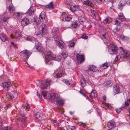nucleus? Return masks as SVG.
<instances>
[{"mask_svg":"<svg viewBox=\"0 0 130 130\" xmlns=\"http://www.w3.org/2000/svg\"><path fill=\"white\" fill-rule=\"evenodd\" d=\"M128 101L129 102V103H130V99H129L128 100V101Z\"/></svg>","mask_w":130,"mask_h":130,"instance_id":"obj_64","label":"nucleus"},{"mask_svg":"<svg viewBox=\"0 0 130 130\" xmlns=\"http://www.w3.org/2000/svg\"><path fill=\"white\" fill-rule=\"evenodd\" d=\"M25 39L27 40L32 41V37L30 36H28L26 37L25 38Z\"/></svg>","mask_w":130,"mask_h":130,"instance_id":"obj_38","label":"nucleus"},{"mask_svg":"<svg viewBox=\"0 0 130 130\" xmlns=\"http://www.w3.org/2000/svg\"><path fill=\"white\" fill-rule=\"evenodd\" d=\"M31 54V53L29 52L27 50L23 51L20 53L21 58L25 61L28 59Z\"/></svg>","mask_w":130,"mask_h":130,"instance_id":"obj_6","label":"nucleus"},{"mask_svg":"<svg viewBox=\"0 0 130 130\" xmlns=\"http://www.w3.org/2000/svg\"><path fill=\"white\" fill-rule=\"evenodd\" d=\"M125 104L127 107H129V104L127 102L125 101Z\"/></svg>","mask_w":130,"mask_h":130,"instance_id":"obj_50","label":"nucleus"},{"mask_svg":"<svg viewBox=\"0 0 130 130\" xmlns=\"http://www.w3.org/2000/svg\"><path fill=\"white\" fill-rule=\"evenodd\" d=\"M64 83H66L67 85H70V83L69 81L66 79H64L63 80Z\"/></svg>","mask_w":130,"mask_h":130,"instance_id":"obj_44","label":"nucleus"},{"mask_svg":"<svg viewBox=\"0 0 130 130\" xmlns=\"http://www.w3.org/2000/svg\"><path fill=\"white\" fill-rule=\"evenodd\" d=\"M106 34H102V36L104 38H105V36Z\"/></svg>","mask_w":130,"mask_h":130,"instance_id":"obj_55","label":"nucleus"},{"mask_svg":"<svg viewBox=\"0 0 130 130\" xmlns=\"http://www.w3.org/2000/svg\"><path fill=\"white\" fill-rule=\"evenodd\" d=\"M54 7L53 4L52 2H51L47 6V7L50 9L53 8Z\"/></svg>","mask_w":130,"mask_h":130,"instance_id":"obj_33","label":"nucleus"},{"mask_svg":"<svg viewBox=\"0 0 130 130\" xmlns=\"http://www.w3.org/2000/svg\"><path fill=\"white\" fill-rule=\"evenodd\" d=\"M86 80H85L84 78H83L80 81L81 85L82 87H84L86 85Z\"/></svg>","mask_w":130,"mask_h":130,"instance_id":"obj_29","label":"nucleus"},{"mask_svg":"<svg viewBox=\"0 0 130 130\" xmlns=\"http://www.w3.org/2000/svg\"><path fill=\"white\" fill-rule=\"evenodd\" d=\"M45 13L43 11L41 13L40 15L38 14V16H36L34 17V23L35 25V28L36 29H38V26L40 24V22H42L45 19Z\"/></svg>","mask_w":130,"mask_h":130,"instance_id":"obj_3","label":"nucleus"},{"mask_svg":"<svg viewBox=\"0 0 130 130\" xmlns=\"http://www.w3.org/2000/svg\"><path fill=\"white\" fill-rule=\"evenodd\" d=\"M103 22L105 23H109L110 22V21H109L108 18H106L105 20H104Z\"/></svg>","mask_w":130,"mask_h":130,"instance_id":"obj_45","label":"nucleus"},{"mask_svg":"<svg viewBox=\"0 0 130 130\" xmlns=\"http://www.w3.org/2000/svg\"><path fill=\"white\" fill-rule=\"evenodd\" d=\"M83 3L85 5L91 6L92 5V3L91 2L89 1V0H87L86 1H84L83 2Z\"/></svg>","mask_w":130,"mask_h":130,"instance_id":"obj_31","label":"nucleus"},{"mask_svg":"<svg viewBox=\"0 0 130 130\" xmlns=\"http://www.w3.org/2000/svg\"><path fill=\"white\" fill-rule=\"evenodd\" d=\"M34 52L41 51L43 50V48L40 45H35L33 48Z\"/></svg>","mask_w":130,"mask_h":130,"instance_id":"obj_18","label":"nucleus"},{"mask_svg":"<svg viewBox=\"0 0 130 130\" xmlns=\"http://www.w3.org/2000/svg\"><path fill=\"white\" fill-rule=\"evenodd\" d=\"M0 38L2 41L5 42L6 43H7L9 41L5 34H2L0 36Z\"/></svg>","mask_w":130,"mask_h":130,"instance_id":"obj_21","label":"nucleus"},{"mask_svg":"<svg viewBox=\"0 0 130 130\" xmlns=\"http://www.w3.org/2000/svg\"><path fill=\"white\" fill-rule=\"evenodd\" d=\"M13 16L16 17L18 19L22 17V14L20 12H15L13 13Z\"/></svg>","mask_w":130,"mask_h":130,"instance_id":"obj_23","label":"nucleus"},{"mask_svg":"<svg viewBox=\"0 0 130 130\" xmlns=\"http://www.w3.org/2000/svg\"><path fill=\"white\" fill-rule=\"evenodd\" d=\"M114 90L115 94H117L120 92L119 87L118 86H116L114 87Z\"/></svg>","mask_w":130,"mask_h":130,"instance_id":"obj_28","label":"nucleus"},{"mask_svg":"<svg viewBox=\"0 0 130 130\" xmlns=\"http://www.w3.org/2000/svg\"><path fill=\"white\" fill-rule=\"evenodd\" d=\"M67 55L64 52H62L60 56L61 58L62 57L63 58H65L67 57Z\"/></svg>","mask_w":130,"mask_h":130,"instance_id":"obj_41","label":"nucleus"},{"mask_svg":"<svg viewBox=\"0 0 130 130\" xmlns=\"http://www.w3.org/2000/svg\"><path fill=\"white\" fill-rule=\"evenodd\" d=\"M102 0H97V1L99 2H102Z\"/></svg>","mask_w":130,"mask_h":130,"instance_id":"obj_58","label":"nucleus"},{"mask_svg":"<svg viewBox=\"0 0 130 130\" xmlns=\"http://www.w3.org/2000/svg\"><path fill=\"white\" fill-rule=\"evenodd\" d=\"M34 17V18H33V25H34V27L35 28V30H36V29L35 28V24H34V17Z\"/></svg>","mask_w":130,"mask_h":130,"instance_id":"obj_56","label":"nucleus"},{"mask_svg":"<svg viewBox=\"0 0 130 130\" xmlns=\"http://www.w3.org/2000/svg\"><path fill=\"white\" fill-rule=\"evenodd\" d=\"M72 18V16H67V17L65 18V21H70Z\"/></svg>","mask_w":130,"mask_h":130,"instance_id":"obj_37","label":"nucleus"},{"mask_svg":"<svg viewBox=\"0 0 130 130\" xmlns=\"http://www.w3.org/2000/svg\"><path fill=\"white\" fill-rule=\"evenodd\" d=\"M110 83V81H108L107 82V83L109 84V83Z\"/></svg>","mask_w":130,"mask_h":130,"instance_id":"obj_62","label":"nucleus"},{"mask_svg":"<svg viewBox=\"0 0 130 130\" xmlns=\"http://www.w3.org/2000/svg\"><path fill=\"white\" fill-rule=\"evenodd\" d=\"M63 73H62V72H61L60 73H57L56 74V76L57 78H59L61 77L63 75Z\"/></svg>","mask_w":130,"mask_h":130,"instance_id":"obj_39","label":"nucleus"},{"mask_svg":"<svg viewBox=\"0 0 130 130\" xmlns=\"http://www.w3.org/2000/svg\"><path fill=\"white\" fill-rule=\"evenodd\" d=\"M108 48L110 51H112V53L113 54H116L118 52V48L117 45L114 43L111 44L108 46Z\"/></svg>","mask_w":130,"mask_h":130,"instance_id":"obj_8","label":"nucleus"},{"mask_svg":"<svg viewBox=\"0 0 130 130\" xmlns=\"http://www.w3.org/2000/svg\"><path fill=\"white\" fill-rule=\"evenodd\" d=\"M1 130H11L9 126H5L1 128Z\"/></svg>","mask_w":130,"mask_h":130,"instance_id":"obj_35","label":"nucleus"},{"mask_svg":"<svg viewBox=\"0 0 130 130\" xmlns=\"http://www.w3.org/2000/svg\"><path fill=\"white\" fill-rule=\"evenodd\" d=\"M47 93L46 91H42L41 92V94L45 99L51 100L52 101V102H55L58 106L61 107L63 105L64 101L60 99L59 94L54 93L47 94Z\"/></svg>","mask_w":130,"mask_h":130,"instance_id":"obj_1","label":"nucleus"},{"mask_svg":"<svg viewBox=\"0 0 130 130\" xmlns=\"http://www.w3.org/2000/svg\"><path fill=\"white\" fill-rule=\"evenodd\" d=\"M106 97L104 95L103 97V99L104 101H105L106 100Z\"/></svg>","mask_w":130,"mask_h":130,"instance_id":"obj_52","label":"nucleus"},{"mask_svg":"<svg viewBox=\"0 0 130 130\" xmlns=\"http://www.w3.org/2000/svg\"><path fill=\"white\" fill-rule=\"evenodd\" d=\"M96 67H93V66H89L88 69L86 70L85 72L88 74H91L93 72L96 71Z\"/></svg>","mask_w":130,"mask_h":130,"instance_id":"obj_11","label":"nucleus"},{"mask_svg":"<svg viewBox=\"0 0 130 130\" xmlns=\"http://www.w3.org/2000/svg\"><path fill=\"white\" fill-rule=\"evenodd\" d=\"M105 105L107 107H108L109 108H110V106L109 105V104H108L107 103H105Z\"/></svg>","mask_w":130,"mask_h":130,"instance_id":"obj_51","label":"nucleus"},{"mask_svg":"<svg viewBox=\"0 0 130 130\" xmlns=\"http://www.w3.org/2000/svg\"><path fill=\"white\" fill-rule=\"evenodd\" d=\"M40 34L42 35H44L47 32V26L44 24H42L40 28Z\"/></svg>","mask_w":130,"mask_h":130,"instance_id":"obj_13","label":"nucleus"},{"mask_svg":"<svg viewBox=\"0 0 130 130\" xmlns=\"http://www.w3.org/2000/svg\"><path fill=\"white\" fill-rule=\"evenodd\" d=\"M34 117L35 118L37 119L39 121H41L44 119V117L43 114L41 113H40L39 112H34Z\"/></svg>","mask_w":130,"mask_h":130,"instance_id":"obj_12","label":"nucleus"},{"mask_svg":"<svg viewBox=\"0 0 130 130\" xmlns=\"http://www.w3.org/2000/svg\"><path fill=\"white\" fill-rule=\"evenodd\" d=\"M79 92L81 94L83 95L84 96H86V95L85 94L83 93L81 91H80Z\"/></svg>","mask_w":130,"mask_h":130,"instance_id":"obj_53","label":"nucleus"},{"mask_svg":"<svg viewBox=\"0 0 130 130\" xmlns=\"http://www.w3.org/2000/svg\"><path fill=\"white\" fill-rule=\"evenodd\" d=\"M27 66L28 67H29L30 68H32V67L31 66H30V65L29 64Z\"/></svg>","mask_w":130,"mask_h":130,"instance_id":"obj_59","label":"nucleus"},{"mask_svg":"<svg viewBox=\"0 0 130 130\" xmlns=\"http://www.w3.org/2000/svg\"><path fill=\"white\" fill-rule=\"evenodd\" d=\"M107 125L108 127L110 129L113 128L116 126L115 123L113 120H111L110 122H108Z\"/></svg>","mask_w":130,"mask_h":130,"instance_id":"obj_17","label":"nucleus"},{"mask_svg":"<svg viewBox=\"0 0 130 130\" xmlns=\"http://www.w3.org/2000/svg\"><path fill=\"white\" fill-rule=\"evenodd\" d=\"M121 58V56L119 55L117 56L114 60V61H116L119 60Z\"/></svg>","mask_w":130,"mask_h":130,"instance_id":"obj_43","label":"nucleus"},{"mask_svg":"<svg viewBox=\"0 0 130 130\" xmlns=\"http://www.w3.org/2000/svg\"><path fill=\"white\" fill-rule=\"evenodd\" d=\"M45 55H46V56H45V59L46 60H47V61H46V63L47 64H53V63L52 62V61H51V60L50 59H49L48 58V57L46 55V54H45Z\"/></svg>","mask_w":130,"mask_h":130,"instance_id":"obj_25","label":"nucleus"},{"mask_svg":"<svg viewBox=\"0 0 130 130\" xmlns=\"http://www.w3.org/2000/svg\"><path fill=\"white\" fill-rule=\"evenodd\" d=\"M16 94H17L15 96H13V94H12L11 93H8L6 94V96L7 97L9 98H10L11 99H12L13 98H17V93H16Z\"/></svg>","mask_w":130,"mask_h":130,"instance_id":"obj_26","label":"nucleus"},{"mask_svg":"<svg viewBox=\"0 0 130 130\" xmlns=\"http://www.w3.org/2000/svg\"><path fill=\"white\" fill-rule=\"evenodd\" d=\"M126 4V2L125 0H121L119 4V9L122 10V7L125 6Z\"/></svg>","mask_w":130,"mask_h":130,"instance_id":"obj_20","label":"nucleus"},{"mask_svg":"<svg viewBox=\"0 0 130 130\" xmlns=\"http://www.w3.org/2000/svg\"><path fill=\"white\" fill-rule=\"evenodd\" d=\"M67 130H75L74 126L67 125L66 126Z\"/></svg>","mask_w":130,"mask_h":130,"instance_id":"obj_34","label":"nucleus"},{"mask_svg":"<svg viewBox=\"0 0 130 130\" xmlns=\"http://www.w3.org/2000/svg\"><path fill=\"white\" fill-rule=\"evenodd\" d=\"M84 57L83 56L77 55V61L78 63H81L84 61Z\"/></svg>","mask_w":130,"mask_h":130,"instance_id":"obj_15","label":"nucleus"},{"mask_svg":"<svg viewBox=\"0 0 130 130\" xmlns=\"http://www.w3.org/2000/svg\"><path fill=\"white\" fill-rule=\"evenodd\" d=\"M46 55L48 57V58L51 60H55L57 61H60L61 57L60 56H56L54 54H52L50 51H46Z\"/></svg>","mask_w":130,"mask_h":130,"instance_id":"obj_5","label":"nucleus"},{"mask_svg":"<svg viewBox=\"0 0 130 130\" xmlns=\"http://www.w3.org/2000/svg\"><path fill=\"white\" fill-rule=\"evenodd\" d=\"M51 83V80L48 79H46L45 84H43V81H42L40 83L41 86H42L43 87H41V89H46L47 87H48V86Z\"/></svg>","mask_w":130,"mask_h":130,"instance_id":"obj_9","label":"nucleus"},{"mask_svg":"<svg viewBox=\"0 0 130 130\" xmlns=\"http://www.w3.org/2000/svg\"><path fill=\"white\" fill-rule=\"evenodd\" d=\"M81 38L86 39L88 38V37L86 36V34L84 33L82 34V36L81 37Z\"/></svg>","mask_w":130,"mask_h":130,"instance_id":"obj_40","label":"nucleus"},{"mask_svg":"<svg viewBox=\"0 0 130 130\" xmlns=\"http://www.w3.org/2000/svg\"><path fill=\"white\" fill-rule=\"evenodd\" d=\"M53 34L56 44L62 49H64L65 46L64 42L60 40L61 35L59 31L55 29L53 32Z\"/></svg>","mask_w":130,"mask_h":130,"instance_id":"obj_2","label":"nucleus"},{"mask_svg":"<svg viewBox=\"0 0 130 130\" xmlns=\"http://www.w3.org/2000/svg\"><path fill=\"white\" fill-rule=\"evenodd\" d=\"M87 99H88V100H90V99H89V97L88 96H87Z\"/></svg>","mask_w":130,"mask_h":130,"instance_id":"obj_63","label":"nucleus"},{"mask_svg":"<svg viewBox=\"0 0 130 130\" xmlns=\"http://www.w3.org/2000/svg\"><path fill=\"white\" fill-rule=\"evenodd\" d=\"M75 44V43L74 42H71L69 44V46L70 47H72L74 46Z\"/></svg>","mask_w":130,"mask_h":130,"instance_id":"obj_47","label":"nucleus"},{"mask_svg":"<svg viewBox=\"0 0 130 130\" xmlns=\"http://www.w3.org/2000/svg\"><path fill=\"white\" fill-rule=\"evenodd\" d=\"M29 23V20L27 18H24L22 19L21 22V25L25 26Z\"/></svg>","mask_w":130,"mask_h":130,"instance_id":"obj_16","label":"nucleus"},{"mask_svg":"<svg viewBox=\"0 0 130 130\" xmlns=\"http://www.w3.org/2000/svg\"><path fill=\"white\" fill-rule=\"evenodd\" d=\"M8 9H9L10 13L12 15H13V13H14L15 12V9L12 3H11L9 5Z\"/></svg>","mask_w":130,"mask_h":130,"instance_id":"obj_19","label":"nucleus"},{"mask_svg":"<svg viewBox=\"0 0 130 130\" xmlns=\"http://www.w3.org/2000/svg\"><path fill=\"white\" fill-rule=\"evenodd\" d=\"M78 8V7L76 5L72 6L70 7V9L72 11H74L77 9Z\"/></svg>","mask_w":130,"mask_h":130,"instance_id":"obj_32","label":"nucleus"},{"mask_svg":"<svg viewBox=\"0 0 130 130\" xmlns=\"http://www.w3.org/2000/svg\"><path fill=\"white\" fill-rule=\"evenodd\" d=\"M32 7L31 6L29 9L26 12V14L27 15H28L29 16H31L32 13Z\"/></svg>","mask_w":130,"mask_h":130,"instance_id":"obj_27","label":"nucleus"},{"mask_svg":"<svg viewBox=\"0 0 130 130\" xmlns=\"http://www.w3.org/2000/svg\"><path fill=\"white\" fill-rule=\"evenodd\" d=\"M114 24L118 25L120 24L122 22L125 20V18L122 13H120L118 15V17L115 19Z\"/></svg>","mask_w":130,"mask_h":130,"instance_id":"obj_7","label":"nucleus"},{"mask_svg":"<svg viewBox=\"0 0 130 130\" xmlns=\"http://www.w3.org/2000/svg\"><path fill=\"white\" fill-rule=\"evenodd\" d=\"M102 66L103 67H106L104 69L107 68L108 67V64L106 62L105 63L103 64H102Z\"/></svg>","mask_w":130,"mask_h":130,"instance_id":"obj_46","label":"nucleus"},{"mask_svg":"<svg viewBox=\"0 0 130 130\" xmlns=\"http://www.w3.org/2000/svg\"><path fill=\"white\" fill-rule=\"evenodd\" d=\"M94 13V15L93 16V17L95 18L96 20H99L100 19L99 15V14L97 13L94 10H93Z\"/></svg>","mask_w":130,"mask_h":130,"instance_id":"obj_24","label":"nucleus"},{"mask_svg":"<svg viewBox=\"0 0 130 130\" xmlns=\"http://www.w3.org/2000/svg\"><path fill=\"white\" fill-rule=\"evenodd\" d=\"M21 32L18 30H16L14 32V36L12 37V38H18L21 37Z\"/></svg>","mask_w":130,"mask_h":130,"instance_id":"obj_22","label":"nucleus"},{"mask_svg":"<svg viewBox=\"0 0 130 130\" xmlns=\"http://www.w3.org/2000/svg\"><path fill=\"white\" fill-rule=\"evenodd\" d=\"M91 12H92V15L93 16V15H94V12H93V10L92 11H91Z\"/></svg>","mask_w":130,"mask_h":130,"instance_id":"obj_60","label":"nucleus"},{"mask_svg":"<svg viewBox=\"0 0 130 130\" xmlns=\"http://www.w3.org/2000/svg\"><path fill=\"white\" fill-rule=\"evenodd\" d=\"M22 107H23V108L24 107H26V109H28L29 108V105L27 104H25L22 105Z\"/></svg>","mask_w":130,"mask_h":130,"instance_id":"obj_42","label":"nucleus"},{"mask_svg":"<svg viewBox=\"0 0 130 130\" xmlns=\"http://www.w3.org/2000/svg\"><path fill=\"white\" fill-rule=\"evenodd\" d=\"M116 110L117 112L118 113H119L121 111V109H116Z\"/></svg>","mask_w":130,"mask_h":130,"instance_id":"obj_49","label":"nucleus"},{"mask_svg":"<svg viewBox=\"0 0 130 130\" xmlns=\"http://www.w3.org/2000/svg\"><path fill=\"white\" fill-rule=\"evenodd\" d=\"M37 95L38 97V98L40 99H41L42 98V95L38 93V92H37Z\"/></svg>","mask_w":130,"mask_h":130,"instance_id":"obj_48","label":"nucleus"},{"mask_svg":"<svg viewBox=\"0 0 130 130\" xmlns=\"http://www.w3.org/2000/svg\"><path fill=\"white\" fill-rule=\"evenodd\" d=\"M11 45H14V43L13 42H11Z\"/></svg>","mask_w":130,"mask_h":130,"instance_id":"obj_61","label":"nucleus"},{"mask_svg":"<svg viewBox=\"0 0 130 130\" xmlns=\"http://www.w3.org/2000/svg\"><path fill=\"white\" fill-rule=\"evenodd\" d=\"M1 86L5 90H8L10 88V83L9 82H4L2 84Z\"/></svg>","mask_w":130,"mask_h":130,"instance_id":"obj_14","label":"nucleus"},{"mask_svg":"<svg viewBox=\"0 0 130 130\" xmlns=\"http://www.w3.org/2000/svg\"><path fill=\"white\" fill-rule=\"evenodd\" d=\"M90 94V95H89V96H90L91 95L92 97L94 98L97 97V94L96 93V92L95 90H92Z\"/></svg>","mask_w":130,"mask_h":130,"instance_id":"obj_30","label":"nucleus"},{"mask_svg":"<svg viewBox=\"0 0 130 130\" xmlns=\"http://www.w3.org/2000/svg\"><path fill=\"white\" fill-rule=\"evenodd\" d=\"M120 49L121 50V53L123 55V57L128 60H130V55H129L127 52H125L122 47H120Z\"/></svg>","mask_w":130,"mask_h":130,"instance_id":"obj_10","label":"nucleus"},{"mask_svg":"<svg viewBox=\"0 0 130 130\" xmlns=\"http://www.w3.org/2000/svg\"><path fill=\"white\" fill-rule=\"evenodd\" d=\"M9 17H8L5 14V15L2 16V17L0 15V26L1 28L2 29L4 28L6 26V24L7 23L6 21Z\"/></svg>","mask_w":130,"mask_h":130,"instance_id":"obj_4","label":"nucleus"},{"mask_svg":"<svg viewBox=\"0 0 130 130\" xmlns=\"http://www.w3.org/2000/svg\"><path fill=\"white\" fill-rule=\"evenodd\" d=\"M78 26V24L76 22H74L72 24V26L73 27L75 28H76Z\"/></svg>","mask_w":130,"mask_h":130,"instance_id":"obj_36","label":"nucleus"},{"mask_svg":"<svg viewBox=\"0 0 130 130\" xmlns=\"http://www.w3.org/2000/svg\"><path fill=\"white\" fill-rule=\"evenodd\" d=\"M109 1L112 4L113 3V0H110Z\"/></svg>","mask_w":130,"mask_h":130,"instance_id":"obj_57","label":"nucleus"},{"mask_svg":"<svg viewBox=\"0 0 130 130\" xmlns=\"http://www.w3.org/2000/svg\"><path fill=\"white\" fill-rule=\"evenodd\" d=\"M114 30L116 32H117L118 31H119V30H118V28H115L114 29Z\"/></svg>","mask_w":130,"mask_h":130,"instance_id":"obj_54","label":"nucleus"}]
</instances>
